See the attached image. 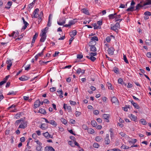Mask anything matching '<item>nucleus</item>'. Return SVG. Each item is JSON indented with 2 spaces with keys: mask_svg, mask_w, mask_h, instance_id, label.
I'll use <instances>...</instances> for the list:
<instances>
[{
  "mask_svg": "<svg viewBox=\"0 0 151 151\" xmlns=\"http://www.w3.org/2000/svg\"><path fill=\"white\" fill-rule=\"evenodd\" d=\"M27 126V122L26 121H23L21 122V124L19 125V128L24 129Z\"/></svg>",
  "mask_w": 151,
  "mask_h": 151,
  "instance_id": "nucleus-1",
  "label": "nucleus"
},
{
  "mask_svg": "<svg viewBox=\"0 0 151 151\" xmlns=\"http://www.w3.org/2000/svg\"><path fill=\"white\" fill-rule=\"evenodd\" d=\"M66 18L63 19H60L57 22L58 25H62L64 24L65 23Z\"/></svg>",
  "mask_w": 151,
  "mask_h": 151,
  "instance_id": "nucleus-2",
  "label": "nucleus"
},
{
  "mask_svg": "<svg viewBox=\"0 0 151 151\" xmlns=\"http://www.w3.org/2000/svg\"><path fill=\"white\" fill-rule=\"evenodd\" d=\"M6 63L8 64L7 67V69L8 70H9L10 69L12 65V63L11 61V60L8 59V58H7V60L6 62Z\"/></svg>",
  "mask_w": 151,
  "mask_h": 151,
  "instance_id": "nucleus-3",
  "label": "nucleus"
},
{
  "mask_svg": "<svg viewBox=\"0 0 151 151\" xmlns=\"http://www.w3.org/2000/svg\"><path fill=\"white\" fill-rule=\"evenodd\" d=\"M111 101L113 103H115V104L118 105L119 104V102L118 99L115 96L113 97L111 99Z\"/></svg>",
  "mask_w": 151,
  "mask_h": 151,
  "instance_id": "nucleus-4",
  "label": "nucleus"
},
{
  "mask_svg": "<svg viewBox=\"0 0 151 151\" xmlns=\"http://www.w3.org/2000/svg\"><path fill=\"white\" fill-rule=\"evenodd\" d=\"M114 50V48L113 47H111L108 48L107 51L109 54L111 55L113 54Z\"/></svg>",
  "mask_w": 151,
  "mask_h": 151,
  "instance_id": "nucleus-5",
  "label": "nucleus"
},
{
  "mask_svg": "<svg viewBox=\"0 0 151 151\" xmlns=\"http://www.w3.org/2000/svg\"><path fill=\"white\" fill-rule=\"evenodd\" d=\"M40 105V101L39 100H37L34 103V108L35 109H36L37 108L39 107Z\"/></svg>",
  "mask_w": 151,
  "mask_h": 151,
  "instance_id": "nucleus-6",
  "label": "nucleus"
},
{
  "mask_svg": "<svg viewBox=\"0 0 151 151\" xmlns=\"http://www.w3.org/2000/svg\"><path fill=\"white\" fill-rule=\"evenodd\" d=\"M103 117L105 119H106V122H109V114H104L103 116Z\"/></svg>",
  "mask_w": 151,
  "mask_h": 151,
  "instance_id": "nucleus-7",
  "label": "nucleus"
},
{
  "mask_svg": "<svg viewBox=\"0 0 151 151\" xmlns=\"http://www.w3.org/2000/svg\"><path fill=\"white\" fill-rule=\"evenodd\" d=\"M29 78L25 76H23L19 78V80L21 81H25L28 80Z\"/></svg>",
  "mask_w": 151,
  "mask_h": 151,
  "instance_id": "nucleus-8",
  "label": "nucleus"
},
{
  "mask_svg": "<svg viewBox=\"0 0 151 151\" xmlns=\"http://www.w3.org/2000/svg\"><path fill=\"white\" fill-rule=\"evenodd\" d=\"M45 150L47 151H55V150L51 146H47L45 148Z\"/></svg>",
  "mask_w": 151,
  "mask_h": 151,
  "instance_id": "nucleus-9",
  "label": "nucleus"
},
{
  "mask_svg": "<svg viewBox=\"0 0 151 151\" xmlns=\"http://www.w3.org/2000/svg\"><path fill=\"white\" fill-rule=\"evenodd\" d=\"M77 34V31L76 30H74L72 32H70V36L72 37H73L75 36Z\"/></svg>",
  "mask_w": 151,
  "mask_h": 151,
  "instance_id": "nucleus-10",
  "label": "nucleus"
},
{
  "mask_svg": "<svg viewBox=\"0 0 151 151\" xmlns=\"http://www.w3.org/2000/svg\"><path fill=\"white\" fill-rule=\"evenodd\" d=\"M96 41L91 40L90 41L88 45L89 46H95L96 44Z\"/></svg>",
  "mask_w": 151,
  "mask_h": 151,
  "instance_id": "nucleus-11",
  "label": "nucleus"
},
{
  "mask_svg": "<svg viewBox=\"0 0 151 151\" xmlns=\"http://www.w3.org/2000/svg\"><path fill=\"white\" fill-rule=\"evenodd\" d=\"M142 2L141 1L140 3L138 4L136 6V9L134 10L138 11L140 9V8L142 7V5L140 4V3H142Z\"/></svg>",
  "mask_w": 151,
  "mask_h": 151,
  "instance_id": "nucleus-12",
  "label": "nucleus"
},
{
  "mask_svg": "<svg viewBox=\"0 0 151 151\" xmlns=\"http://www.w3.org/2000/svg\"><path fill=\"white\" fill-rule=\"evenodd\" d=\"M90 47V51L93 52H95L96 51V49L95 46H89Z\"/></svg>",
  "mask_w": 151,
  "mask_h": 151,
  "instance_id": "nucleus-13",
  "label": "nucleus"
},
{
  "mask_svg": "<svg viewBox=\"0 0 151 151\" xmlns=\"http://www.w3.org/2000/svg\"><path fill=\"white\" fill-rule=\"evenodd\" d=\"M86 57L88 59L90 60L91 61H92L93 62L96 59V58L95 57H94L93 56H90V57L88 56H86Z\"/></svg>",
  "mask_w": 151,
  "mask_h": 151,
  "instance_id": "nucleus-14",
  "label": "nucleus"
},
{
  "mask_svg": "<svg viewBox=\"0 0 151 151\" xmlns=\"http://www.w3.org/2000/svg\"><path fill=\"white\" fill-rule=\"evenodd\" d=\"M37 142V144H38V146L36 147V149L38 151H40L41 150L42 148V147L41 146L40 142Z\"/></svg>",
  "mask_w": 151,
  "mask_h": 151,
  "instance_id": "nucleus-15",
  "label": "nucleus"
},
{
  "mask_svg": "<svg viewBox=\"0 0 151 151\" xmlns=\"http://www.w3.org/2000/svg\"><path fill=\"white\" fill-rule=\"evenodd\" d=\"M52 16V15L50 14L48 18V22L47 24V25L48 27H50L51 24V23L50 22V18Z\"/></svg>",
  "mask_w": 151,
  "mask_h": 151,
  "instance_id": "nucleus-16",
  "label": "nucleus"
},
{
  "mask_svg": "<svg viewBox=\"0 0 151 151\" xmlns=\"http://www.w3.org/2000/svg\"><path fill=\"white\" fill-rule=\"evenodd\" d=\"M129 117L132 120L134 121L137 119V117L132 114H130Z\"/></svg>",
  "mask_w": 151,
  "mask_h": 151,
  "instance_id": "nucleus-17",
  "label": "nucleus"
},
{
  "mask_svg": "<svg viewBox=\"0 0 151 151\" xmlns=\"http://www.w3.org/2000/svg\"><path fill=\"white\" fill-rule=\"evenodd\" d=\"M23 120L22 118H21L20 119L17 120L15 123V125L16 126H18L19 124L21 123L23 121Z\"/></svg>",
  "mask_w": 151,
  "mask_h": 151,
  "instance_id": "nucleus-18",
  "label": "nucleus"
},
{
  "mask_svg": "<svg viewBox=\"0 0 151 151\" xmlns=\"http://www.w3.org/2000/svg\"><path fill=\"white\" fill-rule=\"evenodd\" d=\"M82 12L87 15H89V12L88 10L85 8L82 9Z\"/></svg>",
  "mask_w": 151,
  "mask_h": 151,
  "instance_id": "nucleus-19",
  "label": "nucleus"
},
{
  "mask_svg": "<svg viewBox=\"0 0 151 151\" xmlns=\"http://www.w3.org/2000/svg\"><path fill=\"white\" fill-rule=\"evenodd\" d=\"M77 22V21H76V19H75L70 21L69 22V23L70 26H71Z\"/></svg>",
  "mask_w": 151,
  "mask_h": 151,
  "instance_id": "nucleus-20",
  "label": "nucleus"
},
{
  "mask_svg": "<svg viewBox=\"0 0 151 151\" xmlns=\"http://www.w3.org/2000/svg\"><path fill=\"white\" fill-rule=\"evenodd\" d=\"M134 7L133 6H130L128 8L127 10L126 11L127 12H133L134 9Z\"/></svg>",
  "mask_w": 151,
  "mask_h": 151,
  "instance_id": "nucleus-21",
  "label": "nucleus"
},
{
  "mask_svg": "<svg viewBox=\"0 0 151 151\" xmlns=\"http://www.w3.org/2000/svg\"><path fill=\"white\" fill-rule=\"evenodd\" d=\"M47 127V124H42L40 128L42 129H45Z\"/></svg>",
  "mask_w": 151,
  "mask_h": 151,
  "instance_id": "nucleus-22",
  "label": "nucleus"
},
{
  "mask_svg": "<svg viewBox=\"0 0 151 151\" xmlns=\"http://www.w3.org/2000/svg\"><path fill=\"white\" fill-rule=\"evenodd\" d=\"M106 85L108 87V89L113 90L114 88L112 87V85L111 83L109 82H107Z\"/></svg>",
  "mask_w": 151,
  "mask_h": 151,
  "instance_id": "nucleus-23",
  "label": "nucleus"
},
{
  "mask_svg": "<svg viewBox=\"0 0 151 151\" xmlns=\"http://www.w3.org/2000/svg\"><path fill=\"white\" fill-rule=\"evenodd\" d=\"M39 113H41L42 114H45L46 113V111L44 109H41L39 111Z\"/></svg>",
  "mask_w": 151,
  "mask_h": 151,
  "instance_id": "nucleus-24",
  "label": "nucleus"
},
{
  "mask_svg": "<svg viewBox=\"0 0 151 151\" xmlns=\"http://www.w3.org/2000/svg\"><path fill=\"white\" fill-rule=\"evenodd\" d=\"M87 132L89 133L92 134L94 132V130L91 128H89L88 129Z\"/></svg>",
  "mask_w": 151,
  "mask_h": 151,
  "instance_id": "nucleus-25",
  "label": "nucleus"
},
{
  "mask_svg": "<svg viewBox=\"0 0 151 151\" xmlns=\"http://www.w3.org/2000/svg\"><path fill=\"white\" fill-rule=\"evenodd\" d=\"M91 40H93V41H98L99 40L98 38L97 37L94 36L91 37Z\"/></svg>",
  "mask_w": 151,
  "mask_h": 151,
  "instance_id": "nucleus-26",
  "label": "nucleus"
},
{
  "mask_svg": "<svg viewBox=\"0 0 151 151\" xmlns=\"http://www.w3.org/2000/svg\"><path fill=\"white\" fill-rule=\"evenodd\" d=\"M49 123L55 127H56L57 125V123L54 120H51L50 121Z\"/></svg>",
  "mask_w": 151,
  "mask_h": 151,
  "instance_id": "nucleus-27",
  "label": "nucleus"
},
{
  "mask_svg": "<svg viewBox=\"0 0 151 151\" xmlns=\"http://www.w3.org/2000/svg\"><path fill=\"white\" fill-rule=\"evenodd\" d=\"M118 83L122 85L124 84L125 86L126 85V84H125L123 82V79L121 78H119L118 80Z\"/></svg>",
  "mask_w": 151,
  "mask_h": 151,
  "instance_id": "nucleus-28",
  "label": "nucleus"
},
{
  "mask_svg": "<svg viewBox=\"0 0 151 151\" xmlns=\"http://www.w3.org/2000/svg\"><path fill=\"white\" fill-rule=\"evenodd\" d=\"M91 125L93 127H95L97 125V123L95 121L92 120L91 122Z\"/></svg>",
  "mask_w": 151,
  "mask_h": 151,
  "instance_id": "nucleus-29",
  "label": "nucleus"
},
{
  "mask_svg": "<svg viewBox=\"0 0 151 151\" xmlns=\"http://www.w3.org/2000/svg\"><path fill=\"white\" fill-rule=\"evenodd\" d=\"M43 135L47 138H48L50 137V135L47 132H46L45 133H43Z\"/></svg>",
  "mask_w": 151,
  "mask_h": 151,
  "instance_id": "nucleus-30",
  "label": "nucleus"
},
{
  "mask_svg": "<svg viewBox=\"0 0 151 151\" xmlns=\"http://www.w3.org/2000/svg\"><path fill=\"white\" fill-rule=\"evenodd\" d=\"M140 122L143 125H146L147 124L146 121L144 119H141Z\"/></svg>",
  "mask_w": 151,
  "mask_h": 151,
  "instance_id": "nucleus-31",
  "label": "nucleus"
},
{
  "mask_svg": "<svg viewBox=\"0 0 151 151\" xmlns=\"http://www.w3.org/2000/svg\"><path fill=\"white\" fill-rule=\"evenodd\" d=\"M123 59H124V62L126 63L127 64V63H129V61L127 59L126 56L125 55H124V54H123Z\"/></svg>",
  "mask_w": 151,
  "mask_h": 151,
  "instance_id": "nucleus-32",
  "label": "nucleus"
},
{
  "mask_svg": "<svg viewBox=\"0 0 151 151\" xmlns=\"http://www.w3.org/2000/svg\"><path fill=\"white\" fill-rule=\"evenodd\" d=\"M46 39V36L44 37H41L40 40V42H44Z\"/></svg>",
  "mask_w": 151,
  "mask_h": 151,
  "instance_id": "nucleus-33",
  "label": "nucleus"
},
{
  "mask_svg": "<svg viewBox=\"0 0 151 151\" xmlns=\"http://www.w3.org/2000/svg\"><path fill=\"white\" fill-rule=\"evenodd\" d=\"M145 2L146 3L147 5L151 4V0H146Z\"/></svg>",
  "mask_w": 151,
  "mask_h": 151,
  "instance_id": "nucleus-34",
  "label": "nucleus"
},
{
  "mask_svg": "<svg viewBox=\"0 0 151 151\" xmlns=\"http://www.w3.org/2000/svg\"><path fill=\"white\" fill-rule=\"evenodd\" d=\"M110 131L111 132L110 135H111V139H113L114 137V133L113 132V130L111 129H110Z\"/></svg>",
  "mask_w": 151,
  "mask_h": 151,
  "instance_id": "nucleus-35",
  "label": "nucleus"
},
{
  "mask_svg": "<svg viewBox=\"0 0 151 151\" xmlns=\"http://www.w3.org/2000/svg\"><path fill=\"white\" fill-rule=\"evenodd\" d=\"M89 55L91 56L94 57L97 55L96 52H91L89 53Z\"/></svg>",
  "mask_w": 151,
  "mask_h": 151,
  "instance_id": "nucleus-36",
  "label": "nucleus"
},
{
  "mask_svg": "<svg viewBox=\"0 0 151 151\" xmlns=\"http://www.w3.org/2000/svg\"><path fill=\"white\" fill-rule=\"evenodd\" d=\"M134 105H133V106L135 108L137 109H139V108H140V107L137 104L135 103H134Z\"/></svg>",
  "mask_w": 151,
  "mask_h": 151,
  "instance_id": "nucleus-37",
  "label": "nucleus"
},
{
  "mask_svg": "<svg viewBox=\"0 0 151 151\" xmlns=\"http://www.w3.org/2000/svg\"><path fill=\"white\" fill-rule=\"evenodd\" d=\"M102 138L101 136H98L96 137L95 139L97 142H99L101 140Z\"/></svg>",
  "mask_w": 151,
  "mask_h": 151,
  "instance_id": "nucleus-38",
  "label": "nucleus"
},
{
  "mask_svg": "<svg viewBox=\"0 0 151 151\" xmlns=\"http://www.w3.org/2000/svg\"><path fill=\"white\" fill-rule=\"evenodd\" d=\"M35 3V0H34L32 2V3L29 4L28 5V8H29V9H31L32 8V5L33 4H34Z\"/></svg>",
  "mask_w": 151,
  "mask_h": 151,
  "instance_id": "nucleus-39",
  "label": "nucleus"
},
{
  "mask_svg": "<svg viewBox=\"0 0 151 151\" xmlns=\"http://www.w3.org/2000/svg\"><path fill=\"white\" fill-rule=\"evenodd\" d=\"M92 25L94 27V29H97L98 28H100L99 26H97L96 23L93 24Z\"/></svg>",
  "mask_w": 151,
  "mask_h": 151,
  "instance_id": "nucleus-40",
  "label": "nucleus"
},
{
  "mask_svg": "<svg viewBox=\"0 0 151 151\" xmlns=\"http://www.w3.org/2000/svg\"><path fill=\"white\" fill-rule=\"evenodd\" d=\"M46 32L43 30H42V34H40L41 37H44L46 36Z\"/></svg>",
  "mask_w": 151,
  "mask_h": 151,
  "instance_id": "nucleus-41",
  "label": "nucleus"
},
{
  "mask_svg": "<svg viewBox=\"0 0 151 151\" xmlns=\"http://www.w3.org/2000/svg\"><path fill=\"white\" fill-rule=\"evenodd\" d=\"M50 61H48L47 62H45L44 61H42V60H40V63L41 65H44V64L45 63V64H47V63L50 62Z\"/></svg>",
  "mask_w": 151,
  "mask_h": 151,
  "instance_id": "nucleus-42",
  "label": "nucleus"
},
{
  "mask_svg": "<svg viewBox=\"0 0 151 151\" xmlns=\"http://www.w3.org/2000/svg\"><path fill=\"white\" fill-rule=\"evenodd\" d=\"M62 122L64 124L66 125L67 124V121L63 118H62L61 119Z\"/></svg>",
  "mask_w": 151,
  "mask_h": 151,
  "instance_id": "nucleus-43",
  "label": "nucleus"
},
{
  "mask_svg": "<svg viewBox=\"0 0 151 151\" xmlns=\"http://www.w3.org/2000/svg\"><path fill=\"white\" fill-rule=\"evenodd\" d=\"M114 71L116 73H118L119 72L118 69L116 67H115L113 68Z\"/></svg>",
  "mask_w": 151,
  "mask_h": 151,
  "instance_id": "nucleus-44",
  "label": "nucleus"
},
{
  "mask_svg": "<svg viewBox=\"0 0 151 151\" xmlns=\"http://www.w3.org/2000/svg\"><path fill=\"white\" fill-rule=\"evenodd\" d=\"M109 135L108 134H107L106 135V137L105 138V141L106 142H109L110 141V140L109 138Z\"/></svg>",
  "mask_w": 151,
  "mask_h": 151,
  "instance_id": "nucleus-45",
  "label": "nucleus"
},
{
  "mask_svg": "<svg viewBox=\"0 0 151 151\" xmlns=\"http://www.w3.org/2000/svg\"><path fill=\"white\" fill-rule=\"evenodd\" d=\"M144 14L145 15H147L150 16L151 15V13L149 11H147L144 13Z\"/></svg>",
  "mask_w": 151,
  "mask_h": 151,
  "instance_id": "nucleus-46",
  "label": "nucleus"
},
{
  "mask_svg": "<svg viewBox=\"0 0 151 151\" xmlns=\"http://www.w3.org/2000/svg\"><path fill=\"white\" fill-rule=\"evenodd\" d=\"M16 94L15 92H14V91H12L11 92H9L7 94V95H14Z\"/></svg>",
  "mask_w": 151,
  "mask_h": 151,
  "instance_id": "nucleus-47",
  "label": "nucleus"
},
{
  "mask_svg": "<svg viewBox=\"0 0 151 151\" xmlns=\"http://www.w3.org/2000/svg\"><path fill=\"white\" fill-rule=\"evenodd\" d=\"M30 68V65H28L27 66L25 67V70H28Z\"/></svg>",
  "mask_w": 151,
  "mask_h": 151,
  "instance_id": "nucleus-48",
  "label": "nucleus"
},
{
  "mask_svg": "<svg viewBox=\"0 0 151 151\" xmlns=\"http://www.w3.org/2000/svg\"><path fill=\"white\" fill-rule=\"evenodd\" d=\"M16 105L15 104H13L12 105H11L8 108V109H15V107H16Z\"/></svg>",
  "mask_w": 151,
  "mask_h": 151,
  "instance_id": "nucleus-49",
  "label": "nucleus"
},
{
  "mask_svg": "<svg viewBox=\"0 0 151 151\" xmlns=\"http://www.w3.org/2000/svg\"><path fill=\"white\" fill-rule=\"evenodd\" d=\"M99 146V145L96 142L94 143L93 144V147L95 148H98Z\"/></svg>",
  "mask_w": 151,
  "mask_h": 151,
  "instance_id": "nucleus-50",
  "label": "nucleus"
},
{
  "mask_svg": "<svg viewBox=\"0 0 151 151\" xmlns=\"http://www.w3.org/2000/svg\"><path fill=\"white\" fill-rule=\"evenodd\" d=\"M81 114V112L78 111H76L75 114V115L76 116H79Z\"/></svg>",
  "mask_w": 151,
  "mask_h": 151,
  "instance_id": "nucleus-51",
  "label": "nucleus"
},
{
  "mask_svg": "<svg viewBox=\"0 0 151 151\" xmlns=\"http://www.w3.org/2000/svg\"><path fill=\"white\" fill-rule=\"evenodd\" d=\"M77 58L78 59H81L83 58V55L80 54H78L77 55Z\"/></svg>",
  "mask_w": 151,
  "mask_h": 151,
  "instance_id": "nucleus-52",
  "label": "nucleus"
},
{
  "mask_svg": "<svg viewBox=\"0 0 151 151\" xmlns=\"http://www.w3.org/2000/svg\"><path fill=\"white\" fill-rule=\"evenodd\" d=\"M109 17L110 19H113L115 17L114 16L113 14H111L109 15Z\"/></svg>",
  "mask_w": 151,
  "mask_h": 151,
  "instance_id": "nucleus-53",
  "label": "nucleus"
},
{
  "mask_svg": "<svg viewBox=\"0 0 151 151\" xmlns=\"http://www.w3.org/2000/svg\"><path fill=\"white\" fill-rule=\"evenodd\" d=\"M74 143V142H68V144L72 147H73L75 146Z\"/></svg>",
  "mask_w": 151,
  "mask_h": 151,
  "instance_id": "nucleus-54",
  "label": "nucleus"
},
{
  "mask_svg": "<svg viewBox=\"0 0 151 151\" xmlns=\"http://www.w3.org/2000/svg\"><path fill=\"white\" fill-rule=\"evenodd\" d=\"M24 36V34H22L20 36H19V37L16 39V40H20Z\"/></svg>",
  "mask_w": 151,
  "mask_h": 151,
  "instance_id": "nucleus-55",
  "label": "nucleus"
},
{
  "mask_svg": "<svg viewBox=\"0 0 151 151\" xmlns=\"http://www.w3.org/2000/svg\"><path fill=\"white\" fill-rule=\"evenodd\" d=\"M38 35V33L36 32L35 33V35H34L33 37V39L36 40V38H37V37Z\"/></svg>",
  "mask_w": 151,
  "mask_h": 151,
  "instance_id": "nucleus-56",
  "label": "nucleus"
},
{
  "mask_svg": "<svg viewBox=\"0 0 151 151\" xmlns=\"http://www.w3.org/2000/svg\"><path fill=\"white\" fill-rule=\"evenodd\" d=\"M22 20L23 21V23H24V24H26L27 25H29L28 23L25 20V19L24 17H22Z\"/></svg>",
  "mask_w": 151,
  "mask_h": 151,
  "instance_id": "nucleus-57",
  "label": "nucleus"
},
{
  "mask_svg": "<svg viewBox=\"0 0 151 151\" xmlns=\"http://www.w3.org/2000/svg\"><path fill=\"white\" fill-rule=\"evenodd\" d=\"M93 114L96 115H97L99 113V111L98 110H95L93 112Z\"/></svg>",
  "mask_w": 151,
  "mask_h": 151,
  "instance_id": "nucleus-58",
  "label": "nucleus"
},
{
  "mask_svg": "<svg viewBox=\"0 0 151 151\" xmlns=\"http://www.w3.org/2000/svg\"><path fill=\"white\" fill-rule=\"evenodd\" d=\"M9 76L10 75H9L6 76L4 78L3 81H5L6 82Z\"/></svg>",
  "mask_w": 151,
  "mask_h": 151,
  "instance_id": "nucleus-59",
  "label": "nucleus"
},
{
  "mask_svg": "<svg viewBox=\"0 0 151 151\" xmlns=\"http://www.w3.org/2000/svg\"><path fill=\"white\" fill-rule=\"evenodd\" d=\"M82 128L83 129H88V127L86 125H83L82 126Z\"/></svg>",
  "mask_w": 151,
  "mask_h": 151,
  "instance_id": "nucleus-60",
  "label": "nucleus"
},
{
  "mask_svg": "<svg viewBox=\"0 0 151 151\" xmlns=\"http://www.w3.org/2000/svg\"><path fill=\"white\" fill-rule=\"evenodd\" d=\"M70 102L71 105H75L76 104V103L75 101H73L71 100L70 101Z\"/></svg>",
  "mask_w": 151,
  "mask_h": 151,
  "instance_id": "nucleus-61",
  "label": "nucleus"
},
{
  "mask_svg": "<svg viewBox=\"0 0 151 151\" xmlns=\"http://www.w3.org/2000/svg\"><path fill=\"white\" fill-rule=\"evenodd\" d=\"M56 90V88L55 87H52V88H51L50 89V91L51 92H53L55 91Z\"/></svg>",
  "mask_w": 151,
  "mask_h": 151,
  "instance_id": "nucleus-62",
  "label": "nucleus"
},
{
  "mask_svg": "<svg viewBox=\"0 0 151 151\" xmlns=\"http://www.w3.org/2000/svg\"><path fill=\"white\" fill-rule=\"evenodd\" d=\"M57 92L58 93L59 95L60 94H63V93L62 90H60L59 91H58Z\"/></svg>",
  "mask_w": 151,
  "mask_h": 151,
  "instance_id": "nucleus-63",
  "label": "nucleus"
},
{
  "mask_svg": "<svg viewBox=\"0 0 151 151\" xmlns=\"http://www.w3.org/2000/svg\"><path fill=\"white\" fill-rule=\"evenodd\" d=\"M147 56L148 58H151V54L150 52H148L147 54Z\"/></svg>",
  "mask_w": 151,
  "mask_h": 151,
  "instance_id": "nucleus-64",
  "label": "nucleus"
}]
</instances>
